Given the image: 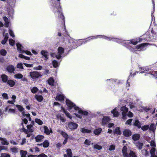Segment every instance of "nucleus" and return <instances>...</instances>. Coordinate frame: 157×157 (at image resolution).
I'll return each mask as SVG.
<instances>
[{
    "mask_svg": "<svg viewBox=\"0 0 157 157\" xmlns=\"http://www.w3.org/2000/svg\"><path fill=\"white\" fill-rule=\"evenodd\" d=\"M16 106L17 107L19 110L21 112L22 115L21 117L23 118L25 117V113L24 112V109L21 105H17Z\"/></svg>",
    "mask_w": 157,
    "mask_h": 157,
    "instance_id": "dca6fc26",
    "label": "nucleus"
},
{
    "mask_svg": "<svg viewBox=\"0 0 157 157\" xmlns=\"http://www.w3.org/2000/svg\"><path fill=\"white\" fill-rule=\"evenodd\" d=\"M7 70L9 72L12 73L14 71V67L12 65L9 66L7 67Z\"/></svg>",
    "mask_w": 157,
    "mask_h": 157,
    "instance_id": "cd10ccee",
    "label": "nucleus"
},
{
    "mask_svg": "<svg viewBox=\"0 0 157 157\" xmlns=\"http://www.w3.org/2000/svg\"><path fill=\"white\" fill-rule=\"evenodd\" d=\"M113 38H112V40L114 42H117L119 43H123L124 44L123 45L125 46L129 50L132 51H143L146 49V47L147 45H148V43H143L140 44L138 45L136 47H134V48L131 46L129 44L130 43H127L128 41H126L124 40H123L121 39H117L115 38L111 37Z\"/></svg>",
    "mask_w": 157,
    "mask_h": 157,
    "instance_id": "f03ea898",
    "label": "nucleus"
},
{
    "mask_svg": "<svg viewBox=\"0 0 157 157\" xmlns=\"http://www.w3.org/2000/svg\"><path fill=\"white\" fill-rule=\"evenodd\" d=\"M44 132L47 135H50V133H52V128L49 129L46 126H43Z\"/></svg>",
    "mask_w": 157,
    "mask_h": 157,
    "instance_id": "2eb2a0df",
    "label": "nucleus"
},
{
    "mask_svg": "<svg viewBox=\"0 0 157 157\" xmlns=\"http://www.w3.org/2000/svg\"><path fill=\"white\" fill-rule=\"evenodd\" d=\"M117 81L116 79H107L106 81L107 84L109 85H110L114 83Z\"/></svg>",
    "mask_w": 157,
    "mask_h": 157,
    "instance_id": "7c9ffc66",
    "label": "nucleus"
},
{
    "mask_svg": "<svg viewBox=\"0 0 157 157\" xmlns=\"http://www.w3.org/2000/svg\"><path fill=\"white\" fill-rule=\"evenodd\" d=\"M115 133L117 134H121V132L119 128L117 127L116 128L115 130Z\"/></svg>",
    "mask_w": 157,
    "mask_h": 157,
    "instance_id": "680f3d73",
    "label": "nucleus"
},
{
    "mask_svg": "<svg viewBox=\"0 0 157 157\" xmlns=\"http://www.w3.org/2000/svg\"><path fill=\"white\" fill-rule=\"evenodd\" d=\"M78 126L77 124L74 122H71L68 124V127L71 130H75L77 129Z\"/></svg>",
    "mask_w": 157,
    "mask_h": 157,
    "instance_id": "ddd939ff",
    "label": "nucleus"
},
{
    "mask_svg": "<svg viewBox=\"0 0 157 157\" xmlns=\"http://www.w3.org/2000/svg\"><path fill=\"white\" fill-rule=\"evenodd\" d=\"M75 109H76V111H77V112L80 114H81L85 116H86L89 113L87 111L83 110L79 107H76Z\"/></svg>",
    "mask_w": 157,
    "mask_h": 157,
    "instance_id": "4468645a",
    "label": "nucleus"
},
{
    "mask_svg": "<svg viewBox=\"0 0 157 157\" xmlns=\"http://www.w3.org/2000/svg\"><path fill=\"white\" fill-rule=\"evenodd\" d=\"M2 96L3 98L4 99L7 100L8 99V94L6 93H3L2 95Z\"/></svg>",
    "mask_w": 157,
    "mask_h": 157,
    "instance_id": "69168bd1",
    "label": "nucleus"
},
{
    "mask_svg": "<svg viewBox=\"0 0 157 157\" xmlns=\"http://www.w3.org/2000/svg\"><path fill=\"white\" fill-rule=\"evenodd\" d=\"M0 140L1 141L2 145H7L9 144V142L5 138L0 137Z\"/></svg>",
    "mask_w": 157,
    "mask_h": 157,
    "instance_id": "a878e982",
    "label": "nucleus"
},
{
    "mask_svg": "<svg viewBox=\"0 0 157 157\" xmlns=\"http://www.w3.org/2000/svg\"><path fill=\"white\" fill-rule=\"evenodd\" d=\"M16 97L15 95H13L12 96V98L13 99L12 101H8V103L12 104H14V103L15 102V99Z\"/></svg>",
    "mask_w": 157,
    "mask_h": 157,
    "instance_id": "4c0bfd02",
    "label": "nucleus"
},
{
    "mask_svg": "<svg viewBox=\"0 0 157 157\" xmlns=\"http://www.w3.org/2000/svg\"><path fill=\"white\" fill-rule=\"evenodd\" d=\"M21 140V141H20L19 143L20 144V145H21L24 144L26 142V139L25 138L22 139Z\"/></svg>",
    "mask_w": 157,
    "mask_h": 157,
    "instance_id": "052dcab7",
    "label": "nucleus"
},
{
    "mask_svg": "<svg viewBox=\"0 0 157 157\" xmlns=\"http://www.w3.org/2000/svg\"><path fill=\"white\" fill-rule=\"evenodd\" d=\"M28 123V120L27 119L24 118L22 119L21 125L22 126V130L23 131L26 133H28V131L29 132H32L34 131L33 126L32 124H29L26 126L27 129H25L24 127V124H26Z\"/></svg>",
    "mask_w": 157,
    "mask_h": 157,
    "instance_id": "423d86ee",
    "label": "nucleus"
},
{
    "mask_svg": "<svg viewBox=\"0 0 157 157\" xmlns=\"http://www.w3.org/2000/svg\"><path fill=\"white\" fill-rule=\"evenodd\" d=\"M57 118L58 120H60L63 123H64L66 121V120L63 116H62L58 114L57 116Z\"/></svg>",
    "mask_w": 157,
    "mask_h": 157,
    "instance_id": "72a5a7b5",
    "label": "nucleus"
},
{
    "mask_svg": "<svg viewBox=\"0 0 157 157\" xmlns=\"http://www.w3.org/2000/svg\"><path fill=\"white\" fill-rule=\"evenodd\" d=\"M17 68L23 69V64L22 63H19L17 65Z\"/></svg>",
    "mask_w": 157,
    "mask_h": 157,
    "instance_id": "0e129e2a",
    "label": "nucleus"
},
{
    "mask_svg": "<svg viewBox=\"0 0 157 157\" xmlns=\"http://www.w3.org/2000/svg\"><path fill=\"white\" fill-rule=\"evenodd\" d=\"M117 81L116 79H107L106 81L107 84L109 85H110L114 83Z\"/></svg>",
    "mask_w": 157,
    "mask_h": 157,
    "instance_id": "2f4dec72",
    "label": "nucleus"
},
{
    "mask_svg": "<svg viewBox=\"0 0 157 157\" xmlns=\"http://www.w3.org/2000/svg\"><path fill=\"white\" fill-rule=\"evenodd\" d=\"M155 28L154 29L153 28L152 29L151 33L152 34V36H150L149 32H147L140 38L128 40L127 43L134 45H136L138 42L143 40L151 41L153 39H155L157 36V26H155Z\"/></svg>",
    "mask_w": 157,
    "mask_h": 157,
    "instance_id": "f257e3e1",
    "label": "nucleus"
},
{
    "mask_svg": "<svg viewBox=\"0 0 157 157\" xmlns=\"http://www.w3.org/2000/svg\"><path fill=\"white\" fill-rule=\"evenodd\" d=\"M80 131L83 133H90L92 131L90 129H87L85 128H82L80 129Z\"/></svg>",
    "mask_w": 157,
    "mask_h": 157,
    "instance_id": "5701e85b",
    "label": "nucleus"
},
{
    "mask_svg": "<svg viewBox=\"0 0 157 157\" xmlns=\"http://www.w3.org/2000/svg\"><path fill=\"white\" fill-rule=\"evenodd\" d=\"M14 40L11 39H9V44L12 46H13L14 44Z\"/></svg>",
    "mask_w": 157,
    "mask_h": 157,
    "instance_id": "e2e57ef3",
    "label": "nucleus"
},
{
    "mask_svg": "<svg viewBox=\"0 0 157 157\" xmlns=\"http://www.w3.org/2000/svg\"><path fill=\"white\" fill-rule=\"evenodd\" d=\"M110 118L108 117H105L103 118L102 121V124L104 125L110 120Z\"/></svg>",
    "mask_w": 157,
    "mask_h": 157,
    "instance_id": "bb28decb",
    "label": "nucleus"
},
{
    "mask_svg": "<svg viewBox=\"0 0 157 157\" xmlns=\"http://www.w3.org/2000/svg\"><path fill=\"white\" fill-rule=\"evenodd\" d=\"M67 156L68 157H72V153L71 150L70 149H68L67 150Z\"/></svg>",
    "mask_w": 157,
    "mask_h": 157,
    "instance_id": "ea45409f",
    "label": "nucleus"
},
{
    "mask_svg": "<svg viewBox=\"0 0 157 157\" xmlns=\"http://www.w3.org/2000/svg\"><path fill=\"white\" fill-rule=\"evenodd\" d=\"M61 110H62L63 112L64 113L66 116L68 117L70 119H71L72 118V116L71 115L68 113L67 111H66L65 110V109L62 107H61Z\"/></svg>",
    "mask_w": 157,
    "mask_h": 157,
    "instance_id": "c85d7f7f",
    "label": "nucleus"
},
{
    "mask_svg": "<svg viewBox=\"0 0 157 157\" xmlns=\"http://www.w3.org/2000/svg\"><path fill=\"white\" fill-rule=\"evenodd\" d=\"M8 11L9 15L10 16L12 17L14 13L13 9V8H11L9 10H8Z\"/></svg>",
    "mask_w": 157,
    "mask_h": 157,
    "instance_id": "5fc2aeb1",
    "label": "nucleus"
},
{
    "mask_svg": "<svg viewBox=\"0 0 157 157\" xmlns=\"http://www.w3.org/2000/svg\"><path fill=\"white\" fill-rule=\"evenodd\" d=\"M10 150L13 153H16L18 151V148L16 147H12L10 148Z\"/></svg>",
    "mask_w": 157,
    "mask_h": 157,
    "instance_id": "49530a36",
    "label": "nucleus"
},
{
    "mask_svg": "<svg viewBox=\"0 0 157 157\" xmlns=\"http://www.w3.org/2000/svg\"><path fill=\"white\" fill-rule=\"evenodd\" d=\"M42 144L44 147L47 148L49 146V143L48 140H46L43 142Z\"/></svg>",
    "mask_w": 157,
    "mask_h": 157,
    "instance_id": "79ce46f5",
    "label": "nucleus"
},
{
    "mask_svg": "<svg viewBox=\"0 0 157 157\" xmlns=\"http://www.w3.org/2000/svg\"><path fill=\"white\" fill-rule=\"evenodd\" d=\"M35 98L36 100L39 101H41L43 99V97L40 95H36Z\"/></svg>",
    "mask_w": 157,
    "mask_h": 157,
    "instance_id": "a18cd8bd",
    "label": "nucleus"
},
{
    "mask_svg": "<svg viewBox=\"0 0 157 157\" xmlns=\"http://www.w3.org/2000/svg\"><path fill=\"white\" fill-rule=\"evenodd\" d=\"M30 75L32 79H36L41 76L39 72L35 71L30 72Z\"/></svg>",
    "mask_w": 157,
    "mask_h": 157,
    "instance_id": "9b49d317",
    "label": "nucleus"
},
{
    "mask_svg": "<svg viewBox=\"0 0 157 157\" xmlns=\"http://www.w3.org/2000/svg\"><path fill=\"white\" fill-rule=\"evenodd\" d=\"M64 49L61 47H59L58 49V52L57 54L56 55V57L58 59H59L62 57V56L64 53Z\"/></svg>",
    "mask_w": 157,
    "mask_h": 157,
    "instance_id": "9d476101",
    "label": "nucleus"
},
{
    "mask_svg": "<svg viewBox=\"0 0 157 157\" xmlns=\"http://www.w3.org/2000/svg\"><path fill=\"white\" fill-rule=\"evenodd\" d=\"M9 32L10 36H11L13 38L15 36L13 31L10 29H9Z\"/></svg>",
    "mask_w": 157,
    "mask_h": 157,
    "instance_id": "774afa93",
    "label": "nucleus"
},
{
    "mask_svg": "<svg viewBox=\"0 0 157 157\" xmlns=\"http://www.w3.org/2000/svg\"><path fill=\"white\" fill-rule=\"evenodd\" d=\"M121 110L122 112V118L124 119H126V113L128 111V109L126 107L123 106L121 108Z\"/></svg>",
    "mask_w": 157,
    "mask_h": 157,
    "instance_id": "f8f14e48",
    "label": "nucleus"
},
{
    "mask_svg": "<svg viewBox=\"0 0 157 157\" xmlns=\"http://www.w3.org/2000/svg\"><path fill=\"white\" fill-rule=\"evenodd\" d=\"M128 105L131 109H134L136 107V105L134 102H130L129 103Z\"/></svg>",
    "mask_w": 157,
    "mask_h": 157,
    "instance_id": "473e14b6",
    "label": "nucleus"
},
{
    "mask_svg": "<svg viewBox=\"0 0 157 157\" xmlns=\"http://www.w3.org/2000/svg\"><path fill=\"white\" fill-rule=\"evenodd\" d=\"M140 73H146L145 75H147L148 74L152 75L157 78V71H153L151 68L147 67H143L141 68V70Z\"/></svg>",
    "mask_w": 157,
    "mask_h": 157,
    "instance_id": "20e7f679",
    "label": "nucleus"
},
{
    "mask_svg": "<svg viewBox=\"0 0 157 157\" xmlns=\"http://www.w3.org/2000/svg\"><path fill=\"white\" fill-rule=\"evenodd\" d=\"M44 137L43 135H39L36 136L34 139L36 142H40L43 140Z\"/></svg>",
    "mask_w": 157,
    "mask_h": 157,
    "instance_id": "aec40b11",
    "label": "nucleus"
},
{
    "mask_svg": "<svg viewBox=\"0 0 157 157\" xmlns=\"http://www.w3.org/2000/svg\"><path fill=\"white\" fill-rule=\"evenodd\" d=\"M98 38H102L109 41L111 40H112V38H113V37H108L103 35H97L90 37L88 38L85 41H82L80 40H74L72 39H71L69 40V42L70 43L72 42L73 44V45H76V46H79L82 44L83 43H86V42L89 40H93L94 39H97Z\"/></svg>",
    "mask_w": 157,
    "mask_h": 157,
    "instance_id": "7ed1b4c3",
    "label": "nucleus"
},
{
    "mask_svg": "<svg viewBox=\"0 0 157 157\" xmlns=\"http://www.w3.org/2000/svg\"><path fill=\"white\" fill-rule=\"evenodd\" d=\"M65 98V96L63 94H57L55 98V100L56 101H62L64 100Z\"/></svg>",
    "mask_w": 157,
    "mask_h": 157,
    "instance_id": "f3484780",
    "label": "nucleus"
},
{
    "mask_svg": "<svg viewBox=\"0 0 157 157\" xmlns=\"http://www.w3.org/2000/svg\"><path fill=\"white\" fill-rule=\"evenodd\" d=\"M16 46L17 49L20 53H24L25 50L23 49V47L21 44L19 43H17Z\"/></svg>",
    "mask_w": 157,
    "mask_h": 157,
    "instance_id": "6ab92c4d",
    "label": "nucleus"
},
{
    "mask_svg": "<svg viewBox=\"0 0 157 157\" xmlns=\"http://www.w3.org/2000/svg\"><path fill=\"white\" fill-rule=\"evenodd\" d=\"M111 113L113 114L114 117H117L119 115V113L117 111L116 108H115L112 111Z\"/></svg>",
    "mask_w": 157,
    "mask_h": 157,
    "instance_id": "f704fd0d",
    "label": "nucleus"
},
{
    "mask_svg": "<svg viewBox=\"0 0 157 157\" xmlns=\"http://www.w3.org/2000/svg\"><path fill=\"white\" fill-rule=\"evenodd\" d=\"M94 148L98 150H100L102 148V147L100 145L96 144L94 145Z\"/></svg>",
    "mask_w": 157,
    "mask_h": 157,
    "instance_id": "4d7b16f0",
    "label": "nucleus"
},
{
    "mask_svg": "<svg viewBox=\"0 0 157 157\" xmlns=\"http://www.w3.org/2000/svg\"><path fill=\"white\" fill-rule=\"evenodd\" d=\"M7 83L10 85V86L13 87L14 86L15 84V82L13 81L12 80H8L7 82Z\"/></svg>",
    "mask_w": 157,
    "mask_h": 157,
    "instance_id": "c03bdc74",
    "label": "nucleus"
},
{
    "mask_svg": "<svg viewBox=\"0 0 157 157\" xmlns=\"http://www.w3.org/2000/svg\"><path fill=\"white\" fill-rule=\"evenodd\" d=\"M1 78L2 79V81L4 82H6L7 81V76L5 75H3L1 76Z\"/></svg>",
    "mask_w": 157,
    "mask_h": 157,
    "instance_id": "de8ad7c7",
    "label": "nucleus"
},
{
    "mask_svg": "<svg viewBox=\"0 0 157 157\" xmlns=\"http://www.w3.org/2000/svg\"><path fill=\"white\" fill-rule=\"evenodd\" d=\"M66 103L68 107V109L71 110L73 109L76 111V107H78L74 103L72 102L71 101L68 99H66Z\"/></svg>",
    "mask_w": 157,
    "mask_h": 157,
    "instance_id": "1a4fd4ad",
    "label": "nucleus"
},
{
    "mask_svg": "<svg viewBox=\"0 0 157 157\" xmlns=\"http://www.w3.org/2000/svg\"><path fill=\"white\" fill-rule=\"evenodd\" d=\"M48 83L51 86H53L54 85V80L53 78H50L48 80Z\"/></svg>",
    "mask_w": 157,
    "mask_h": 157,
    "instance_id": "09e8293b",
    "label": "nucleus"
},
{
    "mask_svg": "<svg viewBox=\"0 0 157 157\" xmlns=\"http://www.w3.org/2000/svg\"><path fill=\"white\" fill-rule=\"evenodd\" d=\"M52 63L53 67L55 68L58 67L59 64L58 62L56 60H53L52 62Z\"/></svg>",
    "mask_w": 157,
    "mask_h": 157,
    "instance_id": "37998d69",
    "label": "nucleus"
},
{
    "mask_svg": "<svg viewBox=\"0 0 157 157\" xmlns=\"http://www.w3.org/2000/svg\"><path fill=\"white\" fill-rule=\"evenodd\" d=\"M147 141L149 142L151 146L153 147H151V149L150 151V153L151 154V156L154 155L155 154V152L156 151L154 147H155V142L153 139H151L150 138L147 139Z\"/></svg>",
    "mask_w": 157,
    "mask_h": 157,
    "instance_id": "6e6552de",
    "label": "nucleus"
},
{
    "mask_svg": "<svg viewBox=\"0 0 157 157\" xmlns=\"http://www.w3.org/2000/svg\"><path fill=\"white\" fill-rule=\"evenodd\" d=\"M7 52L5 50L3 49L0 51L1 54L3 56H5L6 55Z\"/></svg>",
    "mask_w": 157,
    "mask_h": 157,
    "instance_id": "bf43d9fd",
    "label": "nucleus"
},
{
    "mask_svg": "<svg viewBox=\"0 0 157 157\" xmlns=\"http://www.w3.org/2000/svg\"><path fill=\"white\" fill-rule=\"evenodd\" d=\"M40 53L42 56V57H44V60H47L48 58V52L46 51L42 50Z\"/></svg>",
    "mask_w": 157,
    "mask_h": 157,
    "instance_id": "a211bd4d",
    "label": "nucleus"
},
{
    "mask_svg": "<svg viewBox=\"0 0 157 157\" xmlns=\"http://www.w3.org/2000/svg\"><path fill=\"white\" fill-rule=\"evenodd\" d=\"M141 129L143 131H145L148 130L149 128V125H144L141 126Z\"/></svg>",
    "mask_w": 157,
    "mask_h": 157,
    "instance_id": "3c124183",
    "label": "nucleus"
},
{
    "mask_svg": "<svg viewBox=\"0 0 157 157\" xmlns=\"http://www.w3.org/2000/svg\"><path fill=\"white\" fill-rule=\"evenodd\" d=\"M57 2L56 5L54 9L55 14L56 16L60 18L61 19H63L64 17L63 15L62 10L60 6V0H56Z\"/></svg>",
    "mask_w": 157,
    "mask_h": 157,
    "instance_id": "39448f33",
    "label": "nucleus"
},
{
    "mask_svg": "<svg viewBox=\"0 0 157 157\" xmlns=\"http://www.w3.org/2000/svg\"><path fill=\"white\" fill-rule=\"evenodd\" d=\"M123 134L124 136L128 137L131 135L132 133L130 130L126 129L124 131Z\"/></svg>",
    "mask_w": 157,
    "mask_h": 157,
    "instance_id": "b1692460",
    "label": "nucleus"
},
{
    "mask_svg": "<svg viewBox=\"0 0 157 157\" xmlns=\"http://www.w3.org/2000/svg\"><path fill=\"white\" fill-rule=\"evenodd\" d=\"M136 146L139 149H141L143 145V144L139 142H138L136 143Z\"/></svg>",
    "mask_w": 157,
    "mask_h": 157,
    "instance_id": "a19ab883",
    "label": "nucleus"
},
{
    "mask_svg": "<svg viewBox=\"0 0 157 157\" xmlns=\"http://www.w3.org/2000/svg\"><path fill=\"white\" fill-rule=\"evenodd\" d=\"M3 19L5 21V26L6 27H8L9 26V20L8 18L6 17H4Z\"/></svg>",
    "mask_w": 157,
    "mask_h": 157,
    "instance_id": "e433bc0d",
    "label": "nucleus"
},
{
    "mask_svg": "<svg viewBox=\"0 0 157 157\" xmlns=\"http://www.w3.org/2000/svg\"><path fill=\"white\" fill-rule=\"evenodd\" d=\"M0 157H10L9 155L6 153H2Z\"/></svg>",
    "mask_w": 157,
    "mask_h": 157,
    "instance_id": "338daca9",
    "label": "nucleus"
},
{
    "mask_svg": "<svg viewBox=\"0 0 157 157\" xmlns=\"http://www.w3.org/2000/svg\"><path fill=\"white\" fill-rule=\"evenodd\" d=\"M102 131V129L100 128H95L93 131V133L95 135H99Z\"/></svg>",
    "mask_w": 157,
    "mask_h": 157,
    "instance_id": "4be33fe9",
    "label": "nucleus"
},
{
    "mask_svg": "<svg viewBox=\"0 0 157 157\" xmlns=\"http://www.w3.org/2000/svg\"><path fill=\"white\" fill-rule=\"evenodd\" d=\"M38 89L36 87H34L31 89V90L32 92L33 93H35L38 91Z\"/></svg>",
    "mask_w": 157,
    "mask_h": 157,
    "instance_id": "13d9d810",
    "label": "nucleus"
},
{
    "mask_svg": "<svg viewBox=\"0 0 157 157\" xmlns=\"http://www.w3.org/2000/svg\"><path fill=\"white\" fill-rule=\"evenodd\" d=\"M155 108H150L149 107H146L144 109V110L146 112H149L152 114H153L155 111Z\"/></svg>",
    "mask_w": 157,
    "mask_h": 157,
    "instance_id": "412c9836",
    "label": "nucleus"
},
{
    "mask_svg": "<svg viewBox=\"0 0 157 157\" xmlns=\"http://www.w3.org/2000/svg\"><path fill=\"white\" fill-rule=\"evenodd\" d=\"M156 124L155 125L153 123H152L151 124L150 126H149V130L152 131L153 133H154L155 129H156Z\"/></svg>",
    "mask_w": 157,
    "mask_h": 157,
    "instance_id": "c756f323",
    "label": "nucleus"
},
{
    "mask_svg": "<svg viewBox=\"0 0 157 157\" xmlns=\"http://www.w3.org/2000/svg\"><path fill=\"white\" fill-rule=\"evenodd\" d=\"M142 154L145 156H147L148 155L149 153L147 150L145 149H144L142 151Z\"/></svg>",
    "mask_w": 157,
    "mask_h": 157,
    "instance_id": "6e6d98bb",
    "label": "nucleus"
},
{
    "mask_svg": "<svg viewBox=\"0 0 157 157\" xmlns=\"http://www.w3.org/2000/svg\"><path fill=\"white\" fill-rule=\"evenodd\" d=\"M29 151L32 153H35L36 152H39V149L38 148L36 147H34L30 148Z\"/></svg>",
    "mask_w": 157,
    "mask_h": 157,
    "instance_id": "c9c22d12",
    "label": "nucleus"
},
{
    "mask_svg": "<svg viewBox=\"0 0 157 157\" xmlns=\"http://www.w3.org/2000/svg\"><path fill=\"white\" fill-rule=\"evenodd\" d=\"M133 124L134 126L137 127L138 128H140L141 127V124L137 119H135V122Z\"/></svg>",
    "mask_w": 157,
    "mask_h": 157,
    "instance_id": "393cba45",
    "label": "nucleus"
},
{
    "mask_svg": "<svg viewBox=\"0 0 157 157\" xmlns=\"http://www.w3.org/2000/svg\"><path fill=\"white\" fill-rule=\"evenodd\" d=\"M140 136V134H135L132 136V138L134 140H137L139 139Z\"/></svg>",
    "mask_w": 157,
    "mask_h": 157,
    "instance_id": "58836bf2",
    "label": "nucleus"
},
{
    "mask_svg": "<svg viewBox=\"0 0 157 157\" xmlns=\"http://www.w3.org/2000/svg\"><path fill=\"white\" fill-rule=\"evenodd\" d=\"M14 77L15 78H17V79H20L22 78H23V75L20 73L16 74L14 75Z\"/></svg>",
    "mask_w": 157,
    "mask_h": 157,
    "instance_id": "603ef678",
    "label": "nucleus"
},
{
    "mask_svg": "<svg viewBox=\"0 0 157 157\" xmlns=\"http://www.w3.org/2000/svg\"><path fill=\"white\" fill-rule=\"evenodd\" d=\"M35 121L36 123L39 125H41L43 124V121L40 119L36 118L35 119Z\"/></svg>",
    "mask_w": 157,
    "mask_h": 157,
    "instance_id": "8fccbe9b",
    "label": "nucleus"
},
{
    "mask_svg": "<svg viewBox=\"0 0 157 157\" xmlns=\"http://www.w3.org/2000/svg\"><path fill=\"white\" fill-rule=\"evenodd\" d=\"M61 135L65 138V139H68V135L65 132L63 131H61L60 132Z\"/></svg>",
    "mask_w": 157,
    "mask_h": 157,
    "instance_id": "864d4df0",
    "label": "nucleus"
},
{
    "mask_svg": "<svg viewBox=\"0 0 157 157\" xmlns=\"http://www.w3.org/2000/svg\"><path fill=\"white\" fill-rule=\"evenodd\" d=\"M122 151L124 157H136V154L132 151L127 150L125 146L123 147Z\"/></svg>",
    "mask_w": 157,
    "mask_h": 157,
    "instance_id": "0eeeda50",
    "label": "nucleus"
}]
</instances>
